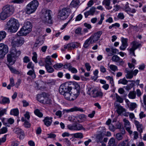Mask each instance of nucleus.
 I'll list each match as a JSON object with an SVG mask.
<instances>
[{"label":"nucleus","mask_w":146,"mask_h":146,"mask_svg":"<svg viewBox=\"0 0 146 146\" xmlns=\"http://www.w3.org/2000/svg\"><path fill=\"white\" fill-rule=\"evenodd\" d=\"M6 29L11 33L16 32L19 27L18 21L16 19L12 18L7 22Z\"/></svg>","instance_id":"obj_1"},{"label":"nucleus","mask_w":146,"mask_h":146,"mask_svg":"<svg viewBox=\"0 0 146 146\" xmlns=\"http://www.w3.org/2000/svg\"><path fill=\"white\" fill-rule=\"evenodd\" d=\"M32 28L31 23L29 21L26 22L21 30L17 33V35L19 36H25L31 32Z\"/></svg>","instance_id":"obj_2"},{"label":"nucleus","mask_w":146,"mask_h":146,"mask_svg":"<svg viewBox=\"0 0 146 146\" xmlns=\"http://www.w3.org/2000/svg\"><path fill=\"white\" fill-rule=\"evenodd\" d=\"M39 5L38 1L36 0H34L31 2L27 6L26 13L30 14L34 13L36 9Z\"/></svg>","instance_id":"obj_3"},{"label":"nucleus","mask_w":146,"mask_h":146,"mask_svg":"<svg viewBox=\"0 0 146 146\" xmlns=\"http://www.w3.org/2000/svg\"><path fill=\"white\" fill-rule=\"evenodd\" d=\"M52 12L50 10H46L43 12L42 16L43 22L46 24L52 23Z\"/></svg>","instance_id":"obj_4"},{"label":"nucleus","mask_w":146,"mask_h":146,"mask_svg":"<svg viewBox=\"0 0 146 146\" xmlns=\"http://www.w3.org/2000/svg\"><path fill=\"white\" fill-rule=\"evenodd\" d=\"M46 94L43 93L40 95H38L37 98V99L40 102L44 104H51L52 100L49 98L46 97Z\"/></svg>","instance_id":"obj_5"},{"label":"nucleus","mask_w":146,"mask_h":146,"mask_svg":"<svg viewBox=\"0 0 146 146\" xmlns=\"http://www.w3.org/2000/svg\"><path fill=\"white\" fill-rule=\"evenodd\" d=\"M71 10L69 7H64L60 10L58 13V16L61 19H66L70 13Z\"/></svg>","instance_id":"obj_6"},{"label":"nucleus","mask_w":146,"mask_h":146,"mask_svg":"<svg viewBox=\"0 0 146 146\" xmlns=\"http://www.w3.org/2000/svg\"><path fill=\"white\" fill-rule=\"evenodd\" d=\"M72 87L68 83L61 85L59 87V91L61 94H64L67 92H70L72 90Z\"/></svg>","instance_id":"obj_7"},{"label":"nucleus","mask_w":146,"mask_h":146,"mask_svg":"<svg viewBox=\"0 0 146 146\" xmlns=\"http://www.w3.org/2000/svg\"><path fill=\"white\" fill-rule=\"evenodd\" d=\"M88 93L94 98L102 97L103 95V93L102 92L98 91L96 88H89L88 91Z\"/></svg>","instance_id":"obj_8"},{"label":"nucleus","mask_w":146,"mask_h":146,"mask_svg":"<svg viewBox=\"0 0 146 146\" xmlns=\"http://www.w3.org/2000/svg\"><path fill=\"white\" fill-rule=\"evenodd\" d=\"M24 38L22 37H19L14 39L11 42L12 47H20L24 43Z\"/></svg>","instance_id":"obj_9"},{"label":"nucleus","mask_w":146,"mask_h":146,"mask_svg":"<svg viewBox=\"0 0 146 146\" xmlns=\"http://www.w3.org/2000/svg\"><path fill=\"white\" fill-rule=\"evenodd\" d=\"M7 46L3 43L0 44V58H3L8 52Z\"/></svg>","instance_id":"obj_10"},{"label":"nucleus","mask_w":146,"mask_h":146,"mask_svg":"<svg viewBox=\"0 0 146 146\" xmlns=\"http://www.w3.org/2000/svg\"><path fill=\"white\" fill-rule=\"evenodd\" d=\"M102 33V31H99L92 35L90 37L92 43H94L97 41L100 38Z\"/></svg>","instance_id":"obj_11"},{"label":"nucleus","mask_w":146,"mask_h":146,"mask_svg":"<svg viewBox=\"0 0 146 146\" xmlns=\"http://www.w3.org/2000/svg\"><path fill=\"white\" fill-rule=\"evenodd\" d=\"M3 11L10 16L14 12V8L12 6L7 5L4 7Z\"/></svg>","instance_id":"obj_12"},{"label":"nucleus","mask_w":146,"mask_h":146,"mask_svg":"<svg viewBox=\"0 0 146 146\" xmlns=\"http://www.w3.org/2000/svg\"><path fill=\"white\" fill-rule=\"evenodd\" d=\"M44 38L43 36H39L36 39L34 46V48H36L42 45L44 42Z\"/></svg>","instance_id":"obj_13"},{"label":"nucleus","mask_w":146,"mask_h":146,"mask_svg":"<svg viewBox=\"0 0 146 146\" xmlns=\"http://www.w3.org/2000/svg\"><path fill=\"white\" fill-rule=\"evenodd\" d=\"M80 45V44L77 42H73L64 45V48L65 49L68 48L69 50H72L77 48Z\"/></svg>","instance_id":"obj_14"},{"label":"nucleus","mask_w":146,"mask_h":146,"mask_svg":"<svg viewBox=\"0 0 146 146\" xmlns=\"http://www.w3.org/2000/svg\"><path fill=\"white\" fill-rule=\"evenodd\" d=\"M128 39L127 38H124L123 37L121 38V42L122 44L120 46L119 48L121 50H124L128 46L127 43Z\"/></svg>","instance_id":"obj_15"},{"label":"nucleus","mask_w":146,"mask_h":146,"mask_svg":"<svg viewBox=\"0 0 146 146\" xmlns=\"http://www.w3.org/2000/svg\"><path fill=\"white\" fill-rule=\"evenodd\" d=\"M21 53L20 50H17L14 47H12L11 50L10 54L16 58L20 56Z\"/></svg>","instance_id":"obj_16"},{"label":"nucleus","mask_w":146,"mask_h":146,"mask_svg":"<svg viewBox=\"0 0 146 146\" xmlns=\"http://www.w3.org/2000/svg\"><path fill=\"white\" fill-rule=\"evenodd\" d=\"M112 60L115 62L119 63L120 65H122L124 64V62L122 59H121L117 55L113 56L111 59Z\"/></svg>","instance_id":"obj_17"},{"label":"nucleus","mask_w":146,"mask_h":146,"mask_svg":"<svg viewBox=\"0 0 146 146\" xmlns=\"http://www.w3.org/2000/svg\"><path fill=\"white\" fill-rule=\"evenodd\" d=\"M123 121L124 123V126L126 130L130 134H131L133 132L130 130L131 127H130V123L129 121L126 118L124 119Z\"/></svg>","instance_id":"obj_18"},{"label":"nucleus","mask_w":146,"mask_h":146,"mask_svg":"<svg viewBox=\"0 0 146 146\" xmlns=\"http://www.w3.org/2000/svg\"><path fill=\"white\" fill-rule=\"evenodd\" d=\"M96 8L93 7H92L89 11L85 12L84 13V15L86 18L88 17L89 15H93L95 12Z\"/></svg>","instance_id":"obj_19"},{"label":"nucleus","mask_w":146,"mask_h":146,"mask_svg":"<svg viewBox=\"0 0 146 146\" xmlns=\"http://www.w3.org/2000/svg\"><path fill=\"white\" fill-rule=\"evenodd\" d=\"M120 132L117 133L115 135L116 138L118 141H120L123 139V136L125 134V131L124 129H121Z\"/></svg>","instance_id":"obj_20"},{"label":"nucleus","mask_w":146,"mask_h":146,"mask_svg":"<svg viewBox=\"0 0 146 146\" xmlns=\"http://www.w3.org/2000/svg\"><path fill=\"white\" fill-rule=\"evenodd\" d=\"M66 113H68L69 112H72L74 111H79L81 112L83 111V109L80 108H78L77 107H74L72 108H70V109H65L63 110Z\"/></svg>","instance_id":"obj_21"},{"label":"nucleus","mask_w":146,"mask_h":146,"mask_svg":"<svg viewBox=\"0 0 146 146\" xmlns=\"http://www.w3.org/2000/svg\"><path fill=\"white\" fill-rule=\"evenodd\" d=\"M75 88L74 90L75 92H76V93H75L74 92L73 93V95L77 97L79 95L80 91V87L78 84L75 83L74 84Z\"/></svg>","instance_id":"obj_22"},{"label":"nucleus","mask_w":146,"mask_h":146,"mask_svg":"<svg viewBox=\"0 0 146 146\" xmlns=\"http://www.w3.org/2000/svg\"><path fill=\"white\" fill-rule=\"evenodd\" d=\"M52 118L46 117L43 120L44 122L45 125L47 127L50 126L51 124L52 121Z\"/></svg>","instance_id":"obj_23"},{"label":"nucleus","mask_w":146,"mask_h":146,"mask_svg":"<svg viewBox=\"0 0 146 146\" xmlns=\"http://www.w3.org/2000/svg\"><path fill=\"white\" fill-rule=\"evenodd\" d=\"M16 58L13 56L10 53L7 55V60L10 64H13L15 62Z\"/></svg>","instance_id":"obj_24"},{"label":"nucleus","mask_w":146,"mask_h":146,"mask_svg":"<svg viewBox=\"0 0 146 146\" xmlns=\"http://www.w3.org/2000/svg\"><path fill=\"white\" fill-rule=\"evenodd\" d=\"M125 72L127 73L125 75L127 79H130L132 78L133 77V72L132 70H129L128 68L125 69Z\"/></svg>","instance_id":"obj_25"},{"label":"nucleus","mask_w":146,"mask_h":146,"mask_svg":"<svg viewBox=\"0 0 146 146\" xmlns=\"http://www.w3.org/2000/svg\"><path fill=\"white\" fill-rule=\"evenodd\" d=\"M116 107L117 108V112L119 115H121L122 113L125 111V109L123 107L120 105V104L116 105Z\"/></svg>","instance_id":"obj_26"},{"label":"nucleus","mask_w":146,"mask_h":146,"mask_svg":"<svg viewBox=\"0 0 146 146\" xmlns=\"http://www.w3.org/2000/svg\"><path fill=\"white\" fill-rule=\"evenodd\" d=\"M134 123L137 128V130L141 133L143 131L142 125L139 122L136 120H135Z\"/></svg>","instance_id":"obj_27"},{"label":"nucleus","mask_w":146,"mask_h":146,"mask_svg":"<svg viewBox=\"0 0 146 146\" xmlns=\"http://www.w3.org/2000/svg\"><path fill=\"white\" fill-rule=\"evenodd\" d=\"M9 16L10 15L3 11L0 13V19L1 20H4Z\"/></svg>","instance_id":"obj_28"},{"label":"nucleus","mask_w":146,"mask_h":146,"mask_svg":"<svg viewBox=\"0 0 146 146\" xmlns=\"http://www.w3.org/2000/svg\"><path fill=\"white\" fill-rule=\"evenodd\" d=\"M93 44L91 42V40L89 38L87 39L83 45V46L86 48H87L90 44Z\"/></svg>","instance_id":"obj_29"},{"label":"nucleus","mask_w":146,"mask_h":146,"mask_svg":"<svg viewBox=\"0 0 146 146\" xmlns=\"http://www.w3.org/2000/svg\"><path fill=\"white\" fill-rule=\"evenodd\" d=\"M131 44L133 45L132 47L135 50L141 46V44H140L139 43L136 41L132 42H131Z\"/></svg>","instance_id":"obj_30"},{"label":"nucleus","mask_w":146,"mask_h":146,"mask_svg":"<svg viewBox=\"0 0 146 146\" xmlns=\"http://www.w3.org/2000/svg\"><path fill=\"white\" fill-rule=\"evenodd\" d=\"M10 114L15 116H17L19 114V111L17 108H15L11 110Z\"/></svg>","instance_id":"obj_31"},{"label":"nucleus","mask_w":146,"mask_h":146,"mask_svg":"<svg viewBox=\"0 0 146 146\" xmlns=\"http://www.w3.org/2000/svg\"><path fill=\"white\" fill-rule=\"evenodd\" d=\"M47 71L49 73H52L54 71V69L50 65L45 66Z\"/></svg>","instance_id":"obj_32"},{"label":"nucleus","mask_w":146,"mask_h":146,"mask_svg":"<svg viewBox=\"0 0 146 146\" xmlns=\"http://www.w3.org/2000/svg\"><path fill=\"white\" fill-rule=\"evenodd\" d=\"M27 74L31 76L33 79H34L36 78V74L35 73L34 69L29 70L27 73Z\"/></svg>","instance_id":"obj_33"},{"label":"nucleus","mask_w":146,"mask_h":146,"mask_svg":"<svg viewBox=\"0 0 146 146\" xmlns=\"http://www.w3.org/2000/svg\"><path fill=\"white\" fill-rule=\"evenodd\" d=\"M136 96V92L135 91H133L129 92L128 96L130 99H134L135 98Z\"/></svg>","instance_id":"obj_34"},{"label":"nucleus","mask_w":146,"mask_h":146,"mask_svg":"<svg viewBox=\"0 0 146 146\" xmlns=\"http://www.w3.org/2000/svg\"><path fill=\"white\" fill-rule=\"evenodd\" d=\"M45 66L50 65L52 64L51 60L50 57L49 56H47L45 60Z\"/></svg>","instance_id":"obj_35"},{"label":"nucleus","mask_w":146,"mask_h":146,"mask_svg":"<svg viewBox=\"0 0 146 146\" xmlns=\"http://www.w3.org/2000/svg\"><path fill=\"white\" fill-rule=\"evenodd\" d=\"M108 144L109 146H116L115 139L113 137H112L110 139Z\"/></svg>","instance_id":"obj_36"},{"label":"nucleus","mask_w":146,"mask_h":146,"mask_svg":"<svg viewBox=\"0 0 146 146\" xmlns=\"http://www.w3.org/2000/svg\"><path fill=\"white\" fill-rule=\"evenodd\" d=\"M79 3V0H73L70 4L71 6L74 7H76L78 5Z\"/></svg>","instance_id":"obj_37"},{"label":"nucleus","mask_w":146,"mask_h":146,"mask_svg":"<svg viewBox=\"0 0 146 146\" xmlns=\"http://www.w3.org/2000/svg\"><path fill=\"white\" fill-rule=\"evenodd\" d=\"M62 95H63L65 98L67 100H71L72 99L70 98L71 95L70 92H67Z\"/></svg>","instance_id":"obj_38"},{"label":"nucleus","mask_w":146,"mask_h":146,"mask_svg":"<svg viewBox=\"0 0 146 146\" xmlns=\"http://www.w3.org/2000/svg\"><path fill=\"white\" fill-rule=\"evenodd\" d=\"M85 130V129L81 124L76 123V130L79 131L81 130Z\"/></svg>","instance_id":"obj_39"},{"label":"nucleus","mask_w":146,"mask_h":146,"mask_svg":"<svg viewBox=\"0 0 146 146\" xmlns=\"http://www.w3.org/2000/svg\"><path fill=\"white\" fill-rule=\"evenodd\" d=\"M110 0H104L103 2L102 3L104 5H105L106 6L109 7L108 9H111V7L110 6Z\"/></svg>","instance_id":"obj_40"},{"label":"nucleus","mask_w":146,"mask_h":146,"mask_svg":"<svg viewBox=\"0 0 146 146\" xmlns=\"http://www.w3.org/2000/svg\"><path fill=\"white\" fill-rule=\"evenodd\" d=\"M6 33L4 31H0V42L6 37Z\"/></svg>","instance_id":"obj_41"},{"label":"nucleus","mask_w":146,"mask_h":146,"mask_svg":"<svg viewBox=\"0 0 146 146\" xmlns=\"http://www.w3.org/2000/svg\"><path fill=\"white\" fill-rule=\"evenodd\" d=\"M67 127L70 130H76V123L73 124L72 125H67Z\"/></svg>","instance_id":"obj_42"},{"label":"nucleus","mask_w":146,"mask_h":146,"mask_svg":"<svg viewBox=\"0 0 146 146\" xmlns=\"http://www.w3.org/2000/svg\"><path fill=\"white\" fill-rule=\"evenodd\" d=\"M137 104L135 103H131L129 106V108L131 110H133L136 108Z\"/></svg>","instance_id":"obj_43"},{"label":"nucleus","mask_w":146,"mask_h":146,"mask_svg":"<svg viewBox=\"0 0 146 146\" xmlns=\"http://www.w3.org/2000/svg\"><path fill=\"white\" fill-rule=\"evenodd\" d=\"M34 112L36 115L39 117H42L43 116L41 112H40V110L38 109L35 110Z\"/></svg>","instance_id":"obj_44"},{"label":"nucleus","mask_w":146,"mask_h":146,"mask_svg":"<svg viewBox=\"0 0 146 146\" xmlns=\"http://www.w3.org/2000/svg\"><path fill=\"white\" fill-rule=\"evenodd\" d=\"M63 66V65L62 63H57L53 66V67L55 69L57 70Z\"/></svg>","instance_id":"obj_45"},{"label":"nucleus","mask_w":146,"mask_h":146,"mask_svg":"<svg viewBox=\"0 0 146 146\" xmlns=\"http://www.w3.org/2000/svg\"><path fill=\"white\" fill-rule=\"evenodd\" d=\"M116 98L117 102L121 103H123V99L116 94Z\"/></svg>","instance_id":"obj_46"},{"label":"nucleus","mask_w":146,"mask_h":146,"mask_svg":"<svg viewBox=\"0 0 146 146\" xmlns=\"http://www.w3.org/2000/svg\"><path fill=\"white\" fill-rule=\"evenodd\" d=\"M73 136L76 138H82L83 137L82 134L81 133H78L74 134Z\"/></svg>","instance_id":"obj_47"},{"label":"nucleus","mask_w":146,"mask_h":146,"mask_svg":"<svg viewBox=\"0 0 146 146\" xmlns=\"http://www.w3.org/2000/svg\"><path fill=\"white\" fill-rule=\"evenodd\" d=\"M9 68L10 70L12 72L16 74H20V73L19 71H18L13 67L10 66Z\"/></svg>","instance_id":"obj_48"},{"label":"nucleus","mask_w":146,"mask_h":146,"mask_svg":"<svg viewBox=\"0 0 146 146\" xmlns=\"http://www.w3.org/2000/svg\"><path fill=\"white\" fill-rule=\"evenodd\" d=\"M77 118L80 119L82 121H85L86 119V116L84 114H81L79 115Z\"/></svg>","instance_id":"obj_49"},{"label":"nucleus","mask_w":146,"mask_h":146,"mask_svg":"<svg viewBox=\"0 0 146 146\" xmlns=\"http://www.w3.org/2000/svg\"><path fill=\"white\" fill-rule=\"evenodd\" d=\"M109 68L111 70L114 72L118 70L117 66L115 65L111 64L109 66Z\"/></svg>","instance_id":"obj_50"},{"label":"nucleus","mask_w":146,"mask_h":146,"mask_svg":"<svg viewBox=\"0 0 146 146\" xmlns=\"http://www.w3.org/2000/svg\"><path fill=\"white\" fill-rule=\"evenodd\" d=\"M128 81L125 78L121 79L118 81L119 84H121L123 85H125L127 83Z\"/></svg>","instance_id":"obj_51"},{"label":"nucleus","mask_w":146,"mask_h":146,"mask_svg":"<svg viewBox=\"0 0 146 146\" xmlns=\"http://www.w3.org/2000/svg\"><path fill=\"white\" fill-rule=\"evenodd\" d=\"M2 102L3 104H9L10 100L8 98L4 97L2 99Z\"/></svg>","instance_id":"obj_52"},{"label":"nucleus","mask_w":146,"mask_h":146,"mask_svg":"<svg viewBox=\"0 0 146 146\" xmlns=\"http://www.w3.org/2000/svg\"><path fill=\"white\" fill-rule=\"evenodd\" d=\"M33 55L32 57V59L35 63H36L37 62V54L36 52H34L33 53Z\"/></svg>","instance_id":"obj_53"},{"label":"nucleus","mask_w":146,"mask_h":146,"mask_svg":"<svg viewBox=\"0 0 146 146\" xmlns=\"http://www.w3.org/2000/svg\"><path fill=\"white\" fill-rule=\"evenodd\" d=\"M96 141L98 142H101L102 141L103 137L101 134H98L97 135L96 137Z\"/></svg>","instance_id":"obj_54"},{"label":"nucleus","mask_w":146,"mask_h":146,"mask_svg":"<svg viewBox=\"0 0 146 146\" xmlns=\"http://www.w3.org/2000/svg\"><path fill=\"white\" fill-rule=\"evenodd\" d=\"M27 68L29 69L31 68L32 70L34 69V65L32 62H29L27 64Z\"/></svg>","instance_id":"obj_55"},{"label":"nucleus","mask_w":146,"mask_h":146,"mask_svg":"<svg viewBox=\"0 0 146 146\" xmlns=\"http://www.w3.org/2000/svg\"><path fill=\"white\" fill-rule=\"evenodd\" d=\"M115 129H120V131H121V129L123 128H121L122 124L120 122H118L115 125Z\"/></svg>","instance_id":"obj_56"},{"label":"nucleus","mask_w":146,"mask_h":146,"mask_svg":"<svg viewBox=\"0 0 146 146\" xmlns=\"http://www.w3.org/2000/svg\"><path fill=\"white\" fill-rule=\"evenodd\" d=\"M7 131V129L6 127H3L0 129V135L6 133Z\"/></svg>","instance_id":"obj_57"},{"label":"nucleus","mask_w":146,"mask_h":146,"mask_svg":"<svg viewBox=\"0 0 146 146\" xmlns=\"http://www.w3.org/2000/svg\"><path fill=\"white\" fill-rule=\"evenodd\" d=\"M106 50L108 53V56H111L113 55V54L111 49L109 48H106Z\"/></svg>","instance_id":"obj_58"},{"label":"nucleus","mask_w":146,"mask_h":146,"mask_svg":"<svg viewBox=\"0 0 146 146\" xmlns=\"http://www.w3.org/2000/svg\"><path fill=\"white\" fill-rule=\"evenodd\" d=\"M63 141L67 146H70V145L71 144L68 138H65L63 139Z\"/></svg>","instance_id":"obj_59"},{"label":"nucleus","mask_w":146,"mask_h":146,"mask_svg":"<svg viewBox=\"0 0 146 146\" xmlns=\"http://www.w3.org/2000/svg\"><path fill=\"white\" fill-rule=\"evenodd\" d=\"M69 71H70L72 73H76L77 72V70L75 68L73 67L72 66L70 67L69 68Z\"/></svg>","instance_id":"obj_60"},{"label":"nucleus","mask_w":146,"mask_h":146,"mask_svg":"<svg viewBox=\"0 0 146 146\" xmlns=\"http://www.w3.org/2000/svg\"><path fill=\"white\" fill-rule=\"evenodd\" d=\"M104 14H102L101 15V18L99 22L98 23V25H100L102 24L103 21L104 19Z\"/></svg>","instance_id":"obj_61"},{"label":"nucleus","mask_w":146,"mask_h":146,"mask_svg":"<svg viewBox=\"0 0 146 146\" xmlns=\"http://www.w3.org/2000/svg\"><path fill=\"white\" fill-rule=\"evenodd\" d=\"M7 135H5L1 139L0 138V145L1 143H3L5 142L6 139V137Z\"/></svg>","instance_id":"obj_62"},{"label":"nucleus","mask_w":146,"mask_h":146,"mask_svg":"<svg viewBox=\"0 0 146 146\" xmlns=\"http://www.w3.org/2000/svg\"><path fill=\"white\" fill-rule=\"evenodd\" d=\"M30 60V59L27 56H25L23 58V62L25 63H27L28 62H29Z\"/></svg>","instance_id":"obj_63"},{"label":"nucleus","mask_w":146,"mask_h":146,"mask_svg":"<svg viewBox=\"0 0 146 146\" xmlns=\"http://www.w3.org/2000/svg\"><path fill=\"white\" fill-rule=\"evenodd\" d=\"M143 102L145 106L144 107L145 110L146 111V94L143 96Z\"/></svg>","instance_id":"obj_64"}]
</instances>
